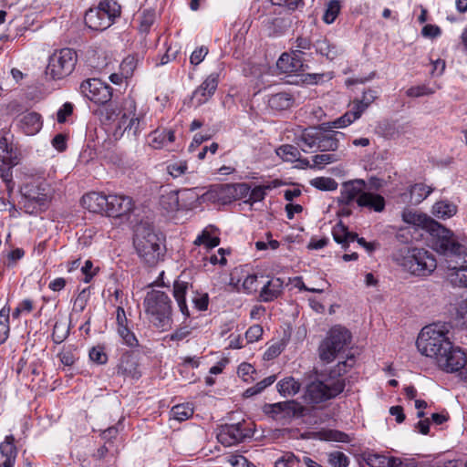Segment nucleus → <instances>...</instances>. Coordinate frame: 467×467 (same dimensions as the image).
Returning a JSON list of instances; mask_svg holds the SVG:
<instances>
[{"label":"nucleus","mask_w":467,"mask_h":467,"mask_svg":"<svg viewBox=\"0 0 467 467\" xmlns=\"http://www.w3.org/2000/svg\"><path fill=\"white\" fill-rule=\"evenodd\" d=\"M18 125L26 135H35L43 126L42 117L35 111L26 112L19 118Z\"/></svg>","instance_id":"5701e85b"},{"label":"nucleus","mask_w":467,"mask_h":467,"mask_svg":"<svg viewBox=\"0 0 467 467\" xmlns=\"http://www.w3.org/2000/svg\"><path fill=\"white\" fill-rule=\"evenodd\" d=\"M121 15V6L117 0H100L96 6L86 11V26L96 31H103L113 25Z\"/></svg>","instance_id":"1a4fd4ad"},{"label":"nucleus","mask_w":467,"mask_h":467,"mask_svg":"<svg viewBox=\"0 0 467 467\" xmlns=\"http://www.w3.org/2000/svg\"><path fill=\"white\" fill-rule=\"evenodd\" d=\"M276 154L285 161H296L298 157L301 156L299 150L297 147L290 144H285L280 146L276 150Z\"/></svg>","instance_id":"4c0bfd02"},{"label":"nucleus","mask_w":467,"mask_h":467,"mask_svg":"<svg viewBox=\"0 0 467 467\" xmlns=\"http://www.w3.org/2000/svg\"><path fill=\"white\" fill-rule=\"evenodd\" d=\"M139 62L140 57L138 55H129L122 60L120 64V71L125 78H129L133 75Z\"/></svg>","instance_id":"58836bf2"},{"label":"nucleus","mask_w":467,"mask_h":467,"mask_svg":"<svg viewBox=\"0 0 467 467\" xmlns=\"http://www.w3.org/2000/svg\"><path fill=\"white\" fill-rule=\"evenodd\" d=\"M317 51L329 60H333L338 53L337 48L327 39L317 41Z\"/></svg>","instance_id":"c03bdc74"},{"label":"nucleus","mask_w":467,"mask_h":467,"mask_svg":"<svg viewBox=\"0 0 467 467\" xmlns=\"http://www.w3.org/2000/svg\"><path fill=\"white\" fill-rule=\"evenodd\" d=\"M433 247L444 254L449 279L454 285L467 287V246L459 244L450 230L431 221Z\"/></svg>","instance_id":"f257e3e1"},{"label":"nucleus","mask_w":467,"mask_h":467,"mask_svg":"<svg viewBox=\"0 0 467 467\" xmlns=\"http://www.w3.org/2000/svg\"><path fill=\"white\" fill-rule=\"evenodd\" d=\"M78 62V54L72 48H61L56 50L48 59L46 75L51 79H63L69 76L75 69Z\"/></svg>","instance_id":"9d476101"},{"label":"nucleus","mask_w":467,"mask_h":467,"mask_svg":"<svg viewBox=\"0 0 467 467\" xmlns=\"http://www.w3.org/2000/svg\"><path fill=\"white\" fill-rule=\"evenodd\" d=\"M22 204L25 212L28 214H36L47 206V204H40V202H31L27 198H22Z\"/></svg>","instance_id":"338daca9"},{"label":"nucleus","mask_w":467,"mask_h":467,"mask_svg":"<svg viewBox=\"0 0 467 467\" xmlns=\"http://www.w3.org/2000/svg\"><path fill=\"white\" fill-rule=\"evenodd\" d=\"M276 67L282 73H298L304 70V63L296 52L284 53L278 58Z\"/></svg>","instance_id":"412c9836"},{"label":"nucleus","mask_w":467,"mask_h":467,"mask_svg":"<svg viewBox=\"0 0 467 467\" xmlns=\"http://www.w3.org/2000/svg\"><path fill=\"white\" fill-rule=\"evenodd\" d=\"M341 5L338 0L329 1L323 15V21L328 25L332 24L337 17Z\"/></svg>","instance_id":"37998d69"},{"label":"nucleus","mask_w":467,"mask_h":467,"mask_svg":"<svg viewBox=\"0 0 467 467\" xmlns=\"http://www.w3.org/2000/svg\"><path fill=\"white\" fill-rule=\"evenodd\" d=\"M433 191V188L422 182L415 183L410 187L409 202L411 204H419L425 200Z\"/></svg>","instance_id":"473e14b6"},{"label":"nucleus","mask_w":467,"mask_h":467,"mask_svg":"<svg viewBox=\"0 0 467 467\" xmlns=\"http://www.w3.org/2000/svg\"><path fill=\"white\" fill-rule=\"evenodd\" d=\"M171 413L174 420L183 421L192 416L193 408L189 403L178 404L172 407Z\"/></svg>","instance_id":"ea45409f"},{"label":"nucleus","mask_w":467,"mask_h":467,"mask_svg":"<svg viewBox=\"0 0 467 467\" xmlns=\"http://www.w3.org/2000/svg\"><path fill=\"white\" fill-rule=\"evenodd\" d=\"M285 344L283 340H279L267 348L264 354L265 360H272L278 357L285 349Z\"/></svg>","instance_id":"13d9d810"},{"label":"nucleus","mask_w":467,"mask_h":467,"mask_svg":"<svg viewBox=\"0 0 467 467\" xmlns=\"http://www.w3.org/2000/svg\"><path fill=\"white\" fill-rule=\"evenodd\" d=\"M359 118L360 116L358 115V112H356L355 109L351 107V109L348 111H347L343 116L335 119L332 122V127L345 128Z\"/></svg>","instance_id":"a18cd8bd"},{"label":"nucleus","mask_w":467,"mask_h":467,"mask_svg":"<svg viewBox=\"0 0 467 467\" xmlns=\"http://www.w3.org/2000/svg\"><path fill=\"white\" fill-rule=\"evenodd\" d=\"M68 335V327L65 323L56 322L53 327L52 338L56 344L62 343Z\"/></svg>","instance_id":"6e6d98bb"},{"label":"nucleus","mask_w":467,"mask_h":467,"mask_svg":"<svg viewBox=\"0 0 467 467\" xmlns=\"http://www.w3.org/2000/svg\"><path fill=\"white\" fill-rule=\"evenodd\" d=\"M243 290L246 294H253L258 290V275L256 274L248 275L243 281Z\"/></svg>","instance_id":"052dcab7"},{"label":"nucleus","mask_w":467,"mask_h":467,"mask_svg":"<svg viewBox=\"0 0 467 467\" xmlns=\"http://www.w3.org/2000/svg\"><path fill=\"white\" fill-rule=\"evenodd\" d=\"M295 102V98L288 92H278L268 99V106L275 110H285L290 109Z\"/></svg>","instance_id":"2f4dec72"},{"label":"nucleus","mask_w":467,"mask_h":467,"mask_svg":"<svg viewBox=\"0 0 467 467\" xmlns=\"http://www.w3.org/2000/svg\"><path fill=\"white\" fill-rule=\"evenodd\" d=\"M275 467H299V456L285 452L275 462Z\"/></svg>","instance_id":"5fc2aeb1"},{"label":"nucleus","mask_w":467,"mask_h":467,"mask_svg":"<svg viewBox=\"0 0 467 467\" xmlns=\"http://www.w3.org/2000/svg\"><path fill=\"white\" fill-rule=\"evenodd\" d=\"M19 156L17 149L13 144L8 143L5 138L0 139V177L9 195L15 188L12 169L19 163Z\"/></svg>","instance_id":"9b49d317"},{"label":"nucleus","mask_w":467,"mask_h":467,"mask_svg":"<svg viewBox=\"0 0 467 467\" xmlns=\"http://www.w3.org/2000/svg\"><path fill=\"white\" fill-rule=\"evenodd\" d=\"M457 205L448 200L436 202L432 206V213L437 218L447 219L455 215Z\"/></svg>","instance_id":"72a5a7b5"},{"label":"nucleus","mask_w":467,"mask_h":467,"mask_svg":"<svg viewBox=\"0 0 467 467\" xmlns=\"http://www.w3.org/2000/svg\"><path fill=\"white\" fill-rule=\"evenodd\" d=\"M79 89L85 98L96 104H107L112 98V88L99 78L84 80Z\"/></svg>","instance_id":"f8f14e48"},{"label":"nucleus","mask_w":467,"mask_h":467,"mask_svg":"<svg viewBox=\"0 0 467 467\" xmlns=\"http://www.w3.org/2000/svg\"><path fill=\"white\" fill-rule=\"evenodd\" d=\"M250 186L245 182L236 184H227L223 187L224 192H208L206 193V199L213 200L214 202H225L226 197L234 199H244L248 197L250 193Z\"/></svg>","instance_id":"f3484780"},{"label":"nucleus","mask_w":467,"mask_h":467,"mask_svg":"<svg viewBox=\"0 0 467 467\" xmlns=\"http://www.w3.org/2000/svg\"><path fill=\"white\" fill-rule=\"evenodd\" d=\"M392 259L404 271L415 276H428L437 267L433 254L424 248L401 247L393 253Z\"/></svg>","instance_id":"20e7f679"},{"label":"nucleus","mask_w":467,"mask_h":467,"mask_svg":"<svg viewBox=\"0 0 467 467\" xmlns=\"http://www.w3.org/2000/svg\"><path fill=\"white\" fill-rule=\"evenodd\" d=\"M401 216H402V220L405 223L413 224V225H421L426 221V218L423 215L417 213L415 212H412L410 210H404L402 212Z\"/></svg>","instance_id":"bf43d9fd"},{"label":"nucleus","mask_w":467,"mask_h":467,"mask_svg":"<svg viewBox=\"0 0 467 467\" xmlns=\"http://www.w3.org/2000/svg\"><path fill=\"white\" fill-rule=\"evenodd\" d=\"M332 234L334 240L337 244H341L343 247H346L348 229L341 223H337L333 227Z\"/></svg>","instance_id":"e2e57ef3"},{"label":"nucleus","mask_w":467,"mask_h":467,"mask_svg":"<svg viewBox=\"0 0 467 467\" xmlns=\"http://www.w3.org/2000/svg\"><path fill=\"white\" fill-rule=\"evenodd\" d=\"M378 94L376 90L368 89L362 94L360 99H356L352 103V108L361 117L362 113L374 102L377 99Z\"/></svg>","instance_id":"f704fd0d"},{"label":"nucleus","mask_w":467,"mask_h":467,"mask_svg":"<svg viewBox=\"0 0 467 467\" xmlns=\"http://www.w3.org/2000/svg\"><path fill=\"white\" fill-rule=\"evenodd\" d=\"M218 86V74H210L205 80L193 91L192 99L197 105H202L208 101L213 95Z\"/></svg>","instance_id":"aec40b11"},{"label":"nucleus","mask_w":467,"mask_h":467,"mask_svg":"<svg viewBox=\"0 0 467 467\" xmlns=\"http://www.w3.org/2000/svg\"><path fill=\"white\" fill-rule=\"evenodd\" d=\"M194 244L197 245L203 244L207 248H214L220 244V238L217 236H212L211 234L207 230H203L202 234H200Z\"/></svg>","instance_id":"603ef678"},{"label":"nucleus","mask_w":467,"mask_h":467,"mask_svg":"<svg viewBox=\"0 0 467 467\" xmlns=\"http://www.w3.org/2000/svg\"><path fill=\"white\" fill-rule=\"evenodd\" d=\"M117 332L121 337L123 344L126 346L130 348H136L139 346L138 338L129 327L122 329H118Z\"/></svg>","instance_id":"4d7b16f0"},{"label":"nucleus","mask_w":467,"mask_h":467,"mask_svg":"<svg viewBox=\"0 0 467 467\" xmlns=\"http://www.w3.org/2000/svg\"><path fill=\"white\" fill-rule=\"evenodd\" d=\"M467 363L466 354L458 347L451 345V348L442 352L437 365L442 370L452 373L463 368Z\"/></svg>","instance_id":"4468645a"},{"label":"nucleus","mask_w":467,"mask_h":467,"mask_svg":"<svg viewBox=\"0 0 467 467\" xmlns=\"http://www.w3.org/2000/svg\"><path fill=\"white\" fill-rule=\"evenodd\" d=\"M9 331V309L2 308L0 310V345L5 342Z\"/></svg>","instance_id":"de8ad7c7"},{"label":"nucleus","mask_w":467,"mask_h":467,"mask_svg":"<svg viewBox=\"0 0 467 467\" xmlns=\"http://www.w3.org/2000/svg\"><path fill=\"white\" fill-rule=\"evenodd\" d=\"M89 358L94 363L99 365L106 364L108 361V356L104 351V348L100 346L93 347L89 350Z\"/></svg>","instance_id":"680f3d73"},{"label":"nucleus","mask_w":467,"mask_h":467,"mask_svg":"<svg viewBox=\"0 0 467 467\" xmlns=\"http://www.w3.org/2000/svg\"><path fill=\"white\" fill-rule=\"evenodd\" d=\"M107 202L105 213L109 217H121L133 208L131 198L125 195L109 194L107 196Z\"/></svg>","instance_id":"dca6fc26"},{"label":"nucleus","mask_w":467,"mask_h":467,"mask_svg":"<svg viewBox=\"0 0 467 467\" xmlns=\"http://www.w3.org/2000/svg\"><path fill=\"white\" fill-rule=\"evenodd\" d=\"M192 285L188 281L182 279V276L180 275L173 283V296L178 304L180 311L185 317H190V312L186 304L185 296L190 288Z\"/></svg>","instance_id":"4be33fe9"},{"label":"nucleus","mask_w":467,"mask_h":467,"mask_svg":"<svg viewBox=\"0 0 467 467\" xmlns=\"http://www.w3.org/2000/svg\"><path fill=\"white\" fill-rule=\"evenodd\" d=\"M355 363V357L347 355L346 359L332 368L328 375H318L306 385V400L309 403L319 404L341 394L346 387V379L342 376L348 373Z\"/></svg>","instance_id":"f03ea898"},{"label":"nucleus","mask_w":467,"mask_h":467,"mask_svg":"<svg viewBox=\"0 0 467 467\" xmlns=\"http://www.w3.org/2000/svg\"><path fill=\"white\" fill-rule=\"evenodd\" d=\"M252 435V430L246 426L245 422H238L222 426L217 434V439L223 445L232 446L244 441Z\"/></svg>","instance_id":"ddd939ff"},{"label":"nucleus","mask_w":467,"mask_h":467,"mask_svg":"<svg viewBox=\"0 0 467 467\" xmlns=\"http://www.w3.org/2000/svg\"><path fill=\"white\" fill-rule=\"evenodd\" d=\"M327 462L333 467H348L349 465L348 457L339 451L329 452L327 454Z\"/></svg>","instance_id":"09e8293b"},{"label":"nucleus","mask_w":467,"mask_h":467,"mask_svg":"<svg viewBox=\"0 0 467 467\" xmlns=\"http://www.w3.org/2000/svg\"><path fill=\"white\" fill-rule=\"evenodd\" d=\"M275 379L276 377L275 375L264 379L263 380L257 382L254 386L248 388L244 391V396L245 398H250L254 395L260 394L264 389L272 385L275 381Z\"/></svg>","instance_id":"79ce46f5"},{"label":"nucleus","mask_w":467,"mask_h":467,"mask_svg":"<svg viewBox=\"0 0 467 467\" xmlns=\"http://www.w3.org/2000/svg\"><path fill=\"white\" fill-rule=\"evenodd\" d=\"M75 351L76 349L71 347L63 348V350L58 354L61 363L65 366H72L78 358Z\"/></svg>","instance_id":"0e129e2a"},{"label":"nucleus","mask_w":467,"mask_h":467,"mask_svg":"<svg viewBox=\"0 0 467 467\" xmlns=\"http://www.w3.org/2000/svg\"><path fill=\"white\" fill-rule=\"evenodd\" d=\"M351 338V333L344 327L335 326L330 328L317 348L320 360L327 364L333 362L348 348Z\"/></svg>","instance_id":"6e6552de"},{"label":"nucleus","mask_w":467,"mask_h":467,"mask_svg":"<svg viewBox=\"0 0 467 467\" xmlns=\"http://www.w3.org/2000/svg\"><path fill=\"white\" fill-rule=\"evenodd\" d=\"M285 282L280 277L272 276L258 291L257 300L262 303H271L282 297Z\"/></svg>","instance_id":"2eb2a0df"},{"label":"nucleus","mask_w":467,"mask_h":467,"mask_svg":"<svg viewBox=\"0 0 467 467\" xmlns=\"http://www.w3.org/2000/svg\"><path fill=\"white\" fill-rule=\"evenodd\" d=\"M273 187H275V184L258 185L255 186L254 189L250 188L249 198L246 201V202L254 203L263 201L266 195V191L271 190Z\"/></svg>","instance_id":"49530a36"},{"label":"nucleus","mask_w":467,"mask_h":467,"mask_svg":"<svg viewBox=\"0 0 467 467\" xmlns=\"http://www.w3.org/2000/svg\"><path fill=\"white\" fill-rule=\"evenodd\" d=\"M321 130L317 127H309L305 129L296 138V144L303 151L308 152L310 150H317L318 139Z\"/></svg>","instance_id":"393cba45"},{"label":"nucleus","mask_w":467,"mask_h":467,"mask_svg":"<svg viewBox=\"0 0 467 467\" xmlns=\"http://www.w3.org/2000/svg\"><path fill=\"white\" fill-rule=\"evenodd\" d=\"M107 196L101 192H92L85 194L81 199L82 206L91 213H102L106 211Z\"/></svg>","instance_id":"cd10ccee"},{"label":"nucleus","mask_w":467,"mask_h":467,"mask_svg":"<svg viewBox=\"0 0 467 467\" xmlns=\"http://www.w3.org/2000/svg\"><path fill=\"white\" fill-rule=\"evenodd\" d=\"M342 137H344V134L339 131L326 132L321 130L317 150L336 151L339 147V140Z\"/></svg>","instance_id":"c85d7f7f"},{"label":"nucleus","mask_w":467,"mask_h":467,"mask_svg":"<svg viewBox=\"0 0 467 467\" xmlns=\"http://www.w3.org/2000/svg\"><path fill=\"white\" fill-rule=\"evenodd\" d=\"M103 121L113 130L115 138H120L127 132L137 135L140 119L136 114V102L131 98L124 99L121 104H109L101 112Z\"/></svg>","instance_id":"7ed1b4c3"},{"label":"nucleus","mask_w":467,"mask_h":467,"mask_svg":"<svg viewBox=\"0 0 467 467\" xmlns=\"http://www.w3.org/2000/svg\"><path fill=\"white\" fill-rule=\"evenodd\" d=\"M117 374L131 379H139L141 376L136 358L130 354L123 355L117 367Z\"/></svg>","instance_id":"b1692460"},{"label":"nucleus","mask_w":467,"mask_h":467,"mask_svg":"<svg viewBox=\"0 0 467 467\" xmlns=\"http://www.w3.org/2000/svg\"><path fill=\"white\" fill-rule=\"evenodd\" d=\"M22 198H27L31 202H40V204H47V195L45 188L40 183L30 182L24 185L21 190Z\"/></svg>","instance_id":"7c9ffc66"},{"label":"nucleus","mask_w":467,"mask_h":467,"mask_svg":"<svg viewBox=\"0 0 467 467\" xmlns=\"http://www.w3.org/2000/svg\"><path fill=\"white\" fill-rule=\"evenodd\" d=\"M0 453L5 459L0 462V467H14L17 456V449L15 445V437L7 435L5 441L0 443Z\"/></svg>","instance_id":"bb28decb"},{"label":"nucleus","mask_w":467,"mask_h":467,"mask_svg":"<svg viewBox=\"0 0 467 467\" xmlns=\"http://www.w3.org/2000/svg\"><path fill=\"white\" fill-rule=\"evenodd\" d=\"M150 146L160 150L168 148V146L175 141V134L172 130H155L150 134Z\"/></svg>","instance_id":"c756f323"},{"label":"nucleus","mask_w":467,"mask_h":467,"mask_svg":"<svg viewBox=\"0 0 467 467\" xmlns=\"http://www.w3.org/2000/svg\"><path fill=\"white\" fill-rule=\"evenodd\" d=\"M434 93V90L427 85H419L410 88L406 94L408 97L418 98L421 96H428Z\"/></svg>","instance_id":"69168bd1"},{"label":"nucleus","mask_w":467,"mask_h":467,"mask_svg":"<svg viewBox=\"0 0 467 467\" xmlns=\"http://www.w3.org/2000/svg\"><path fill=\"white\" fill-rule=\"evenodd\" d=\"M447 333L448 330L437 324L424 327L416 341L418 349L421 354L433 358L437 363L442 352L451 348V342Z\"/></svg>","instance_id":"0eeeda50"},{"label":"nucleus","mask_w":467,"mask_h":467,"mask_svg":"<svg viewBox=\"0 0 467 467\" xmlns=\"http://www.w3.org/2000/svg\"><path fill=\"white\" fill-rule=\"evenodd\" d=\"M310 185L320 191H335L338 184L330 177H317L310 181Z\"/></svg>","instance_id":"a19ab883"},{"label":"nucleus","mask_w":467,"mask_h":467,"mask_svg":"<svg viewBox=\"0 0 467 467\" xmlns=\"http://www.w3.org/2000/svg\"><path fill=\"white\" fill-rule=\"evenodd\" d=\"M161 238L152 225L139 223L134 231L133 244L138 255L149 265L158 263L161 255Z\"/></svg>","instance_id":"39448f33"},{"label":"nucleus","mask_w":467,"mask_h":467,"mask_svg":"<svg viewBox=\"0 0 467 467\" xmlns=\"http://www.w3.org/2000/svg\"><path fill=\"white\" fill-rule=\"evenodd\" d=\"M337 161H339V156L337 153L317 154L313 157L312 166L321 169L325 165L336 162Z\"/></svg>","instance_id":"8fccbe9b"},{"label":"nucleus","mask_w":467,"mask_h":467,"mask_svg":"<svg viewBox=\"0 0 467 467\" xmlns=\"http://www.w3.org/2000/svg\"><path fill=\"white\" fill-rule=\"evenodd\" d=\"M357 204L358 207L368 208L376 213H381L385 209L386 202L384 197L380 194L366 191L365 193L358 196Z\"/></svg>","instance_id":"a878e982"},{"label":"nucleus","mask_w":467,"mask_h":467,"mask_svg":"<svg viewBox=\"0 0 467 467\" xmlns=\"http://www.w3.org/2000/svg\"><path fill=\"white\" fill-rule=\"evenodd\" d=\"M161 205L167 211H174L179 207V198L175 192L162 194L160 199Z\"/></svg>","instance_id":"3c124183"},{"label":"nucleus","mask_w":467,"mask_h":467,"mask_svg":"<svg viewBox=\"0 0 467 467\" xmlns=\"http://www.w3.org/2000/svg\"><path fill=\"white\" fill-rule=\"evenodd\" d=\"M278 392L284 396H295L300 390V383L296 381L294 378L288 377L281 379L277 385Z\"/></svg>","instance_id":"c9c22d12"},{"label":"nucleus","mask_w":467,"mask_h":467,"mask_svg":"<svg viewBox=\"0 0 467 467\" xmlns=\"http://www.w3.org/2000/svg\"><path fill=\"white\" fill-rule=\"evenodd\" d=\"M299 410V404L295 400H286L273 404H265L264 412L274 420H285L294 417Z\"/></svg>","instance_id":"a211bd4d"},{"label":"nucleus","mask_w":467,"mask_h":467,"mask_svg":"<svg viewBox=\"0 0 467 467\" xmlns=\"http://www.w3.org/2000/svg\"><path fill=\"white\" fill-rule=\"evenodd\" d=\"M156 13L154 9H144L140 16V30L141 32H148L150 26L154 24Z\"/></svg>","instance_id":"864d4df0"},{"label":"nucleus","mask_w":467,"mask_h":467,"mask_svg":"<svg viewBox=\"0 0 467 467\" xmlns=\"http://www.w3.org/2000/svg\"><path fill=\"white\" fill-rule=\"evenodd\" d=\"M188 169L187 163L185 161H175L168 165L167 171L173 177L177 178L186 172Z\"/></svg>","instance_id":"774afa93"},{"label":"nucleus","mask_w":467,"mask_h":467,"mask_svg":"<svg viewBox=\"0 0 467 467\" xmlns=\"http://www.w3.org/2000/svg\"><path fill=\"white\" fill-rule=\"evenodd\" d=\"M363 461L370 467H388L387 456L373 451H366L362 453Z\"/></svg>","instance_id":"e433bc0d"},{"label":"nucleus","mask_w":467,"mask_h":467,"mask_svg":"<svg viewBox=\"0 0 467 467\" xmlns=\"http://www.w3.org/2000/svg\"><path fill=\"white\" fill-rule=\"evenodd\" d=\"M145 313L157 328L166 330L172 323V306L169 296L159 290H151L144 298Z\"/></svg>","instance_id":"423d86ee"},{"label":"nucleus","mask_w":467,"mask_h":467,"mask_svg":"<svg viewBox=\"0 0 467 467\" xmlns=\"http://www.w3.org/2000/svg\"><path fill=\"white\" fill-rule=\"evenodd\" d=\"M367 191V183L362 179H356L346 182L342 184L340 190L339 202L345 205L351 204L359 195Z\"/></svg>","instance_id":"6ab92c4d"}]
</instances>
